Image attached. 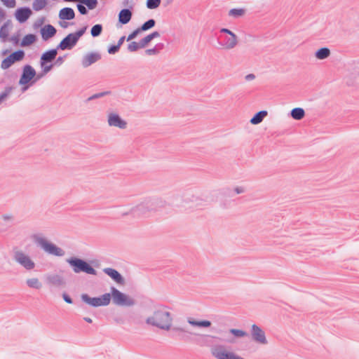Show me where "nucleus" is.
Returning <instances> with one entry per match:
<instances>
[{"label":"nucleus","mask_w":359,"mask_h":359,"mask_svg":"<svg viewBox=\"0 0 359 359\" xmlns=\"http://www.w3.org/2000/svg\"><path fill=\"white\" fill-rule=\"evenodd\" d=\"M172 321L171 313L165 307L156 309L151 316L146 319L147 324L164 330H169L170 329Z\"/></svg>","instance_id":"1"},{"label":"nucleus","mask_w":359,"mask_h":359,"mask_svg":"<svg viewBox=\"0 0 359 359\" xmlns=\"http://www.w3.org/2000/svg\"><path fill=\"white\" fill-rule=\"evenodd\" d=\"M66 262L69 264L75 273L83 272L90 275H97L96 270L84 259L72 257L67 259Z\"/></svg>","instance_id":"2"},{"label":"nucleus","mask_w":359,"mask_h":359,"mask_svg":"<svg viewBox=\"0 0 359 359\" xmlns=\"http://www.w3.org/2000/svg\"><path fill=\"white\" fill-rule=\"evenodd\" d=\"M87 29V26L82 27L74 33H70L66 36L57 46L58 50H72Z\"/></svg>","instance_id":"3"},{"label":"nucleus","mask_w":359,"mask_h":359,"mask_svg":"<svg viewBox=\"0 0 359 359\" xmlns=\"http://www.w3.org/2000/svg\"><path fill=\"white\" fill-rule=\"evenodd\" d=\"M34 241L38 246L49 255L62 257L65 254L64 250L61 248L57 247L56 245L48 241L46 238L41 236L35 235L34 236Z\"/></svg>","instance_id":"4"},{"label":"nucleus","mask_w":359,"mask_h":359,"mask_svg":"<svg viewBox=\"0 0 359 359\" xmlns=\"http://www.w3.org/2000/svg\"><path fill=\"white\" fill-rule=\"evenodd\" d=\"M111 297L115 305L121 306H132L135 301L128 295L121 292L114 287H111Z\"/></svg>","instance_id":"5"},{"label":"nucleus","mask_w":359,"mask_h":359,"mask_svg":"<svg viewBox=\"0 0 359 359\" xmlns=\"http://www.w3.org/2000/svg\"><path fill=\"white\" fill-rule=\"evenodd\" d=\"M81 299L83 302L93 307L104 306L109 304L111 301V294L105 293L97 297H90L87 294H82L81 295Z\"/></svg>","instance_id":"6"},{"label":"nucleus","mask_w":359,"mask_h":359,"mask_svg":"<svg viewBox=\"0 0 359 359\" xmlns=\"http://www.w3.org/2000/svg\"><path fill=\"white\" fill-rule=\"evenodd\" d=\"M156 201V199L155 198H146L140 204L131 208L133 215L139 217L144 215L147 212L155 210Z\"/></svg>","instance_id":"7"},{"label":"nucleus","mask_w":359,"mask_h":359,"mask_svg":"<svg viewBox=\"0 0 359 359\" xmlns=\"http://www.w3.org/2000/svg\"><path fill=\"white\" fill-rule=\"evenodd\" d=\"M13 259L22 267L27 271H32L35 268V263L31 257L22 250L15 251Z\"/></svg>","instance_id":"8"},{"label":"nucleus","mask_w":359,"mask_h":359,"mask_svg":"<svg viewBox=\"0 0 359 359\" xmlns=\"http://www.w3.org/2000/svg\"><path fill=\"white\" fill-rule=\"evenodd\" d=\"M212 355L217 359H244L233 352H228L222 345L213 346L211 348Z\"/></svg>","instance_id":"9"},{"label":"nucleus","mask_w":359,"mask_h":359,"mask_svg":"<svg viewBox=\"0 0 359 359\" xmlns=\"http://www.w3.org/2000/svg\"><path fill=\"white\" fill-rule=\"evenodd\" d=\"M25 57V52L22 50H18L3 60L1 67L3 69L9 68L15 62L22 60Z\"/></svg>","instance_id":"10"},{"label":"nucleus","mask_w":359,"mask_h":359,"mask_svg":"<svg viewBox=\"0 0 359 359\" xmlns=\"http://www.w3.org/2000/svg\"><path fill=\"white\" fill-rule=\"evenodd\" d=\"M35 69L29 65L23 67L22 73L20 76L19 84L26 85L36 76Z\"/></svg>","instance_id":"11"},{"label":"nucleus","mask_w":359,"mask_h":359,"mask_svg":"<svg viewBox=\"0 0 359 359\" xmlns=\"http://www.w3.org/2000/svg\"><path fill=\"white\" fill-rule=\"evenodd\" d=\"M251 335L252 339L259 344H266L268 343L265 332L260 327L256 324H253L252 325Z\"/></svg>","instance_id":"12"},{"label":"nucleus","mask_w":359,"mask_h":359,"mask_svg":"<svg viewBox=\"0 0 359 359\" xmlns=\"http://www.w3.org/2000/svg\"><path fill=\"white\" fill-rule=\"evenodd\" d=\"M107 121L109 126L117 127L121 129H125L127 126V122L115 113L109 114Z\"/></svg>","instance_id":"13"},{"label":"nucleus","mask_w":359,"mask_h":359,"mask_svg":"<svg viewBox=\"0 0 359 359\" xmlns=\"http://www.w3.org/2000/svg\"><path fill=\"white\" fill-rule=\"evenodd\" d=\"M101 59V54L98 52H90L86 54L82 60L81 65L84 68H86L91 65L95 63Z\"/></svg>","instance_id":"14"},{"label":"nucleus","mask_w":359,"mask_h":359,"mask_svg":"<svg viewBox=\"0 0 359 359\" xmlns=\"http://www.w3.org/2000/svg\"><path fill=\"white\" fill-rule=\"evenodd\" d=\"M103 272L108 275L112 280L119 285L125 284V279L122 275L116 269L112 268H104Z\"/></svg>","instance_id":"15"},{"label":"nucleus","mask_w":359,"mask_h":359,"mask_svg":"<svg viewBox=\"0 0 359 359\" xmlns=\"http://www.w3.org/2000/svg\"><path fill=\"white\" fill-rule=\"evenodd\" d=\"M58 49L53 48L43 53L40 58L41 67H43L48 62L54 60L57 56Z\"/></svg>","instance_id":"16"},{"label":"nucleus","mask_w":359,"mask_h":359,"mask_svg":"<svg viewBox=\"0 0 359 359\" xmlns=\"http://www.w3.org/2000/svg\"><path fill=\"white\" fill-rule=\"evenodd\" d=\"M187 334H191V332H189L184 328L180 327H173L172 328V334L170 337L172 338L177 337L178 339L182 341H187L189 339Z\"/></svg>","instance_id":"17"},{"label":"nucleus","mask_w":359,"mask_h":359,"mask_svg":"<svg viewBox=\"0 0 359 359\" xmlns=\"http://www.w3.org/2000/svg\"><path fill=\"white\" fill-rule=\"evenodd\" d=\"M57 32L55 27L51 25H46L41 29V35L44 41L53 37Z\"/></svg>","instance_id":"18"},{"label":"nucleus","mask_w":359,"mask_h":359,"mask_svg":"<svg viewBox=\"0 0 359 359\" xmlns=\"http://www.w3.org/2000/svg\"><path fill=\"white\" fill-rule=\"evenodd\" d=\"M32 11L28 7L18 8L15 12V18L20 22H25L31 15Z\"/></svg>","instance_id":"19"},{"label":"nucleus","mask_w":359,"mask_h":359,"mask_svg":"<svg viewBox=\"0 0 359 359\" xmlns=\"http://www.w3.org/2000/svg\"><path fill=\"white\" fill-rule=\"evenodd\" d=\"M230 36H226L224 39V41L222 43H219L220 46L226 49H232L238 43V38L235 34H232L229 35Z\"/></svg>","instance_id":"20"},{"label":"nucleus","mask_w":359,"mask_h":359,"mask_svg":"<svg viewBox=\"0 0 359 359\" xmlns=\"http://www.w3.org/2000/svg\"><path fill=\"white\" fill-rule=\"evenodd\" d=\"M133 16V12L130 9L128 8H123L120 11L118 18V22L121 25H126L128 23Z\"/></svg>","instance_id":"21"},{"label":"nucleus","mask_w":359,"mask_h":359,"mask_svg":"<svg viewBox=\"0 0 359 359\" xmlns=\"http://www.w3.org/2000/svg\"><path fill=\"white\" fill-rule=\"evenodd\" d=\"M75 17V13L72 8H64L60 11L59 18L61 20H72Z\"/></svg>","instance_id":"22"},{"label":"nucleus","mask_w":359,"mask_h":359,"mask_svg":"<svg viewBox=\"0 0 359 359\" xmlns=\"http://www.w3.org/2000/svg\"><path fill=\"white\" fill-rule=\"evenodd\" d=\"M187 322L189 325L199 327H209L211 325V322L208 320H196L192 318H188Z\"/></svg>","instance_id":"23"},{"label":"nucleus","mask_w":359,"mask_h":359,"mask_svg":"<svg viewBox=\"0 0 359 359\" xmlns=\"http://www.w3.org/2000/svg\"><path fill=\"white\" fill-rule=\"evenodd\" d=\"M47 282L56 286H60L64 284V280L62 277L57 274L48 276Z\"/></svg>","instance_id":"24"},{"label":"nucleus","mask_w":359,"mask_h":359,"mask_svg":"<svg viewBox=\"0 0 359 359\" xmlns=\"http://www.w3.org/2000/svg\"><path fill=\"white\" fill-rule=\"evenodd\" d=\"M330 55V50L327 47L319 48L315 53V57L318 60H325Z\"/></svg>","instance_id":"25"},{"label":"nucleus","mask_w":359,"mask_h":359,"mask_svg":"<svg viewBox=\"0 0 359 359\" xmlns=\"http://www.w3.org/2000/svg\"><path fill=\"white\" fill-rule=\"evenodd\" d=\"M267 115V111L262 110L257 113H256L252 118L250 119V123L253 125H257L260 123L264 117Z\"/></svg>","instance_id":"26"},{"label":"nucleus","mask_w":359,"mask_h":359,"mask_svg":"<svg viewBox=\"0 0 359 359\" xmlns=\"http://www.w3.org/2000/svg\"><path fill=\"white\" fill-rule=\"evenodd\" d=\"M36 41V35L33 34H29L25 35L20 43V46L22 47L28 46L34 43Z\"/></svg>","instance_id":"27"},{"label":"nucleus","mask_w":359,"mask_h":359,"mask_svg":"<svg viewBox=\"0 0 359 359\" xmlns=\"http://www.w3.org/2000/svg\"><path fill=\"white\" fill-rule=\"evenodd\" d=\"M290 115L292 117V118L299 121L304 117L305 111L304 109L297 107L292 109V111H290Z\"/></svg>","instance_id":"28"},{"label":"nucleus","mask_w":359,"mask_h":359,"mask_svg":"<svg viewBox=\"0 0 359 359\" xmlns=\"http://www.w3.org/2000/svg\"><path fill=\"white\" fill-rule=\"evenodd\" d=\"M165 46L163 43H158L155 45L152 48L147 49L145 53L148 55H154L158 54L163 48Z\"/></svg>","instance_id":"29"},{"label":"nucleus","mask_w":359,"mask_h":359,"mask_svg":"<svg viewBox=\"0 0 359 359\" xmlns=\"http://www.w3.org/2000/svg\"><path fill=\"white\" fill-rule=\"evenodd\" d=\"M26 283L29 287L34 289H40L42 286L41 283L36 278L27 279Z\"/></svg>","instance_id":"30"},{"label":"nucleus","mask_w":359,"mask_h":359,"mask_svg":"<svg viewBox=\"0 0 359 359\" xmlns=\"http://www.w3.org/2000/svg\"><path fill=\"white\" fill-rule=\"evenodd\" d=\"M46 4V0H34L32 4V8L35 11H39L44 8Z\"/></svg>","instance_id":"31"},{"label":"nucleus","mask_w":359,"mask_h":359,"mask_svg":"<svg viewBox=\"0 0 359 359\" xmlns=\"http://www.w3.org/2000/svg\"><path fill=\"white\" fill-rule=\"evenodd\" d=\"M156 21L154 19H149L144 22L139 29L141 32L147 31L155 26Z\"/></svg>","instance_id":"32"},{"label":"nucleus","mask_w":359,"mask_h":359,"mask_svg":"<svg viewBox=\"0 0 359 359\" xmlns=\"http://www.w3.org/2000/svg\"><path fill=\"white\" fill-rule=\"evenodd\" d=\"M245 13L244 8H232L229 11V15L233 18L243 16Z\"/></svg>","instance_id":"33"},{"label":"nucleus","mask_w":359,"mask_h":359,"mask_svg":"<svg viewBox=\"0 0 359 359\" xmlns=\"http://www.w3.org/2000/svg\"><path fill=\"white\" fill-rule=\"evenodd\" d=\"M102 32V25L100 24H96L91 28L90 34L93 37H97L101 34Z\"/></svg>","instance_id":"34"},{"label":"nucleus","mask_w":359,"mask_h":359,"mask_svg":"<svg viewBox=\"0 0 359 359\" xmlns=\"http://www.w3.org/2000/svg\"><path fill=\"white\" fill-rule=\"evenodd\" d=\"M8 36V22L4 23L0 29V38L6 41Z\"/></svg>","instance_id":"35"},{"label":"nucleus","mask_w":359,"mask_h":359,"mask_svg":"<svg viewBox=\"0 0 359 359\" xmlns=\"http://www.w3.org/2000/svg\"><path fill=\"white\" fill-rule=\"evenodd\" d=\"M161 3V0H147L146 6L149 9L157 8Z\"/></svg>","instance_id":"36"},{"label":"nucleus","mask_w":359,"mask_h":359,"mask_svg":"<svg viewBox=\"0 0 359 359\" xmlns=\"http://www.w3.org/2000/svg\"><path fill=\"white\" fill-rule=\"evenodd\" d=\"M229 332L236 337H243L248 336V333L242 330L230 329Z\"/></svg>","instance_id":"37"},{"label":"nucleus","mask_w":359,"mask_h":359,"mask_svg":"<svg viewBox=\"0 0 359 359\" xmlns=\"http://www.w3.org/2000/svg\"><path fill=\"white\" fill-rule=\"evenodd\" d=\"M80 2L86 4L87 7L90 10L95 8L97 5V0H80Z\"/></svg>","instance_id":"38"},{"label":"nucleus","mask_w":359,"mask_h":359,"mask_svg":"<svg viewBox=\"0 0 359 359\" xmlns=\"http://www.w3.org/2000/svg\"><path fill=\"white\" fill-rule=\"evenodd\" d=\"M13 89V88L12 86H7L5 88L4 91L0 94V104L4 99H6L10 95Z\"/></svg>","instance_id":"39"},{"label":"nucleus","mask_w":359,"mask_h":359,"mask_svg":"<svg viewBox=\"0 0 359 359\" xmlns=\"http://www.w3.org/2000/svg\"><path fill=\"white\" fill-rule=\"evenodd\" d=\"M139 48H142L140 46V41L139 43H137L136 41H132L128 46V50L129 52H135Z\"/></svg>","instance_id":"40"},{"label":"nucleus","mask_w":359,"mask_h":359,"mask_svg":"<svg viewBox=\"0 0 359 359\" xmlns=\"http://www.w3.org/2000/svg\"><path fill=\"white\" fill-rule=\"evenodd\" d=\"M110 93H111L110 91H104L102 93H95V94H93V95H91L90 97H89L86 101L88 102V101H90L93 100L100 98L105 95H109Z\"/></svg>","instance_id":"41"},{"label":"nucleus","mask_w":359,"mask_h":359,"mask_svg":"<svg viewBox=\"0 0 359 359\" xmlns=\"http://www.w3.org/2000/svg\"><path fill=\"white\" fill-rule=\"evenodd\" d=\"M151 36L148 34L147 36H146L145 37H144L143 39H142L140 41V46L142 48L146 47V46L151 41Z\"/></svg>","instance_id":"42"},{"label":"nucleus","mask_w":359,"mask_h":359,"mask_svg":"<svg viewBox=\"0 0 359 359\" xmlns=\"http://www.w3.org/2000/svg\"><path fill=\"white\" fill-rule=\"evenodd\" d=\"M122 5L125 7H128V9L132 11L134 8L135 3L133 0H123Z\"/></svg>","instance_id":"43"},{"label":"nucleus","mask_w":359,"mask_h":359,"mask_svg":"<svg viewBox=\"0 0 359 359\" xmlns=\"http://www.w3.org/2000/svg\"><path fill=\"white\" fill-rule=\"evenodd\" d=\"M120 49V47L116 44V45H111L110 46L109 48H108V53L109 54H115Z\"/></svg>","instance_id":"44"},{"label":"nucleus","mask_w":359,"mask_h":359,"mask_svg":"<svg viewBox=\"0 0 359 359\" xmlns=\"http://www.w3.org/2000/svg\"><path fill=\"white\" fill-rule=\"evenodd\" d=\"M8 8H14L15 6V0H1Z\"/></svg>","instance_id":"45"},{"label":"nucleus","mask_w":359,"mask_h":359,"mask_svg":"<svg viewBox=\"0 0 359 359\" xmlns=\"http://www.w3.org/2000/svg\"><path fill=\"white\" fill-rule=\"evenodd\" d=\"M54 64H51L50 65H44L43 67H41L43 68V74L41 75H38L37 79H39L41 76H43V74H47L48 72L51 70L53 68Z\"/></svg>","instance_id":"46"},{"label":"nucleus","mask_w":359,"mask_h":359,"mask_svg":"<svg viewBox=\"0 0 359 359\" xmlns=\"http://www.w3.org/2000/svg\"><path fill=\"white\" fill-rule=\"evenodd\" d=\"M77 9L81 15H86L88 13L86 8L83 5L81 2V4H77Z\"/></svg>","instance_id":"47"},{"label":"nucleus","mask_w":359,"mask_h":359,"mask_svg":"<svg viewBox=\"0 0 359 359\" xmlns=\"http://www.w3.org/2000/svg\"><path fill=\"white\" fill-rule=\"evenodd\" d=\"M140 29H139V27L137 29H136L135 30H134L132 33H130L128 36L127 37V41H130L133 39H135L137 35L140 32Z\"/></svg>","instance_id":"48"},{"label":"nucleus","mask_w":359,"mask_h":359,"mask_svg":"<svg viewBox=\"0 0 359 359\" xmlns=\"http://www.w3.org/2000/svg\"><path fill=\"white\" fill-rule=\"evenodd\" d=\"M65 56H60L58 57L54 62V65L60 66L64 62V59Z\"/></svg>","instance_id":"49"},{"label":"nucleus","mask_w":359,"mask_h":359,"mask_svg":"<svg viewBox=\"0 0 359 359\" xmlns=\"http://www.w3.org/2000/svg\"><path fill=\"white\" fill-rule=\"evenodd\" d=\"M233 191L236 194H241L245 191V189L243 187H236L234 188Z\"/></svg>","instance_id":"50"},{"label":"nucleus","mask_w":359,"mask_h":359,"mask_svg":"<svg viewBox=\"0 0 359 359\" xmlns=\"http://www.w3.org/2000/svg\"><path fill=\"white\" fill-rule=\"evenodd\" d=\"M62 297H63V299L65 301V302H67V304H72L73 302H72V298L66 293H64L62 294Z\"/></svg>","instance_id":"51"},{"label":"nucleus","mask_w":359,"mask_h":359,"mask_svg":"<svg viewBox=\"0 0 359 359\" xmlns=\"http://www.w3.org/2000/svg\"><path fill=\"white\" fill-rule=\"evenodd\" d=\"M220 32L227 34L229 35H231L232 34H234L233 32H231L230 29H229L227 28H222L220 29Z\"/></svg>","instance_id":"52"},{"label":"nucleus","mask_w":359,"mask_h":359,"mask_svg":"<svg viewBox=\"0 0 359 359\" xmlns=\"http://www.w3.org/2000/svg\"><path fill=\"white\" fill-rule=\"evenodd\" d=\"M149 35L151 36V39H154L155 38H157V37H159L160 36V33L157 31H155L151 34H149Z\"/></svg>","instance_id":"53"},{"label":"nucleus","mask_w":359,"mask_h":359,"mask_svg":"<svg viewBox=\"0 0 359 359\" xmlns=\"http://www.w3.org/2000/svg\"><path fill=\"white\" fill-rule=\"evenodd\" d=\"M255 78V74H249L245 76V79L246 81H252Z\"/></svg>","instance_id":"54"},{"label":"nucleus","mask_w":359,"mask_h":359,"mask_svg":"<svg viewBox=\"0 0 359 359\" xmlns=\"http://www.w3.org/2000/svg\"><path fill=\"white\" fill-rule=\"evenodd\" d=\"M125 39H126V36H121V37L118 39V43H117V45H118L119 47H121V45L123 43V42H124Z\"/></svg>","instance_id":"55"},{"label":"nucleus","mask_w":359,"mask_h":359,"mask_svg":"<svg viewBox=\"0 0 359 359\" xmlns=\"http://www.w3.org/2000/svg\"><path fill=\"white\" fill-rule=\"evenodd\" d=\"M5 16H6V13H5L4 11L1 8H0V21L4 20L5 18Z\"/></svg>","instance_id":"56"},{"label":"nucleus","mask_w":359,"mask_h":359,"mask_svg":"<svg viewBox=\"0 0 359 359\" xmlns=\"http://www.w3.org/2000/svg\"><path fill=\"white\" fill-rule=\"evenodd\" d=\"M11 40L14 43H18V41H19V39H18V36H12Z\"/></svg>","instance_id":"57"},{"label":"nucleus","mask_w":359,"mask_h":359,"mask_svg":"<svg viewBox=\"0 0 359 359\" xmlns=\"http://www.w3.org/2000/svg\"><path fill=\"white\" fill-rule=\"evenodd\" d=\"M83 320L88 323H91L93 322L92 319L89 317H84Z\"/></svg>","instance_id":"58"},{"label":"nucleus","mask_w":359,"mask_h":359,"mask_svg":"<svg viewBox=\"0 0 359 359\" xmlns=\"http://www.w3.org/2000/svg\"><path fill=\"white\" fill-rule=\"evenodd\" d=\"M195 335H198V336H203L204 337H211V338H214V339H217V337H214V336H210V335H201V334H194Z\"/></svg>","instance_id":"59"},{"label":"nucleus","mask_w":359,"mask_h":359,"mask_svg":"<svg viewBox=\"0 0 359 359\" xmlns=\"http://www.w3.org/2000/svg\"><path fill=\"white\" fill-rule=\"evenodd\" d=\"M128 215H133V213L131 212V210L129 212H126L122 213L121 216L124 217V216H126Z\"/></svg>","instance_id":"60"},{"label":"nucleus","mask_w":359,"mask_h":359,"mask_svg":"<svg viewBox=\"0 0 359 359\" xmlns=\"http://www.w3.org/2000/svg\"><path fill=\"white\" fill-rule=\"evenodd\" d=\"M3 218H4V220H8V219H10L11 218V217L9 216V215H4Z\"/></svg>","instance_id":"61"},{"label":"nucleus","mask_w":359,"mask_h":359,"mask_svg":"<svg viewBox=\"0 0 359 359\" xmlns=\"http://www.w3.org/2000/svg\"><path fill=\"white\" fill-rule=\"evenodd\" d=\"M60 25L62 27L66 28L67 27V22H60Z\"/></svg>","instance_id":"62"},{"label":"nucleus","mask_w":359,"mask_h":359,"mask_svg":"<svg viewBox=\"0 0 359 359\" xmlns=\"http://www.w3.org/2000/svg\"><path fill=\"white\" fill-rule=\"evenodd\" d=\"M65 1H80V0H64Z\"/></svg>","instance_id":"63"},{"label":"nucleus","mask_w":359,"mask_h":359,"mask_svg":"<svg viewBox=\"0 0 359 359\" xmlns=\"http://www.w3.org/2000/svg\"><path fill=\"white\" fill-rule=\"evenodd\" d=\"M28 88V86H24L22 88V91H25Z\"/></svg>","instance_id":"64"}]
</instances>
